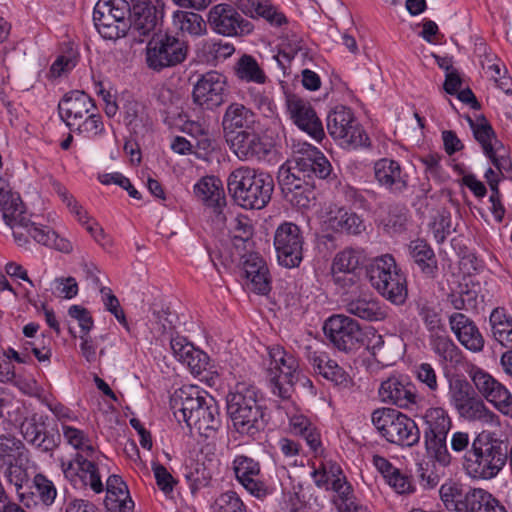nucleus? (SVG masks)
<instances>
[{
	"mask_svg": "<svg viewBox=\"0 0 512 512\" xmlns=\"http://www.w3.org/2000/svg\"><path fill=\"white\" fill-rule=\"evenodd\" d=\"M332 166L324 154L316 147L307 144L280 166L278 184L283 197L292 206L309 209L315 204L314 178L329 179Z\"/></svg>",
	"mask_w": 512,
	"mask_h": 512,
	"instance_id": "nucleus-1",
	"label": "nucleus"
},
{
	"mask_svg": "<svg viewBox=\"0 0 512 512\" xmlns=\"http://www.w3.org/2000/svg\"><path fill=\"white\" fill-rule=\"evenodd\" d=\"M0 211L5 224L12 230L14 241L19 247L27 248L31 237L37 243L60 252H72L73 246L69 240L60 237L50 227L36 224L29 218L19 194H8L0 191Z\"/></svg>",
	"mask_w": 512,
	"mask_h": 512,
	"instance_id": "nucleus-2",
	"label": "nucleus"
},
{
	"mask_svg": "<svg viewBox=\"0 0 512 512\" xmlns=\"http://www.w3.org/2000/svg\"><path fill=\"white\" fill-rule=\"evenodd\" d=\"M170 408L179 423H186L206 437L221 426L217 401L197 386L187 385L175 390L170 397Z\"/></svg>",
	"mask_w": 512,
	"mask_h": 512,
	"instance_id": "nucleus-3",
	"label": "nucleus"
},
{
	"mask_svg": "<svg viewBox=\"0 0 512 512\" xmlns=\"http://www.w3.org/2000/svg\"><path fill=\"white\" fill-rule=\"evenodd\" d=\"M260 390L252 384L239 382L226 396L227 414L234 430L256 440L266 427L265 407Z\"/></svg>",
	"mask_w": 512,
	"mask_h": 512,
	"instance_id": "nucleus-4",
	"label": "nucleus"
},
{
	"mask_svg": "<svg viewBox=\"0 0 512 512\" xmlns=\"http://www.w3.org/2000/svg\"><path fill=\"white\" fill-rule=\"evenodd\" d=\"M271 174L247 166L233 170L227 179L228 192L237 205L244 209H263L274 191Z\"/></svg>",
	"mask_w": 512,
	"mask_h": 512,
	"instance_id": "nucleus-5",
	"label": "nucleus"
},
{
	"mask_svg": "<svg viewBox=\"0 0 512 512\" xmlns=\"http://www.w3.org/2000/svg\"><path fill=\"white\" fill-rule=\"evenodd\" d=\"M508 461V444L490 433H480L465 453L463 468L472 479L496 477Z\"/></svg>",
	"mask_w": 512,
	"mask_h": 512,
	"instance_id": "nucleus-6",
	"label": "nucleus"
},
{
	"mask_svg": "<svg viewBox=\"0 0 512 512\" xmlns=\"http://www.w3.org/2000/svg\"><path fill=\"white\" fill-rule=\"evenodd\" d=\"M372 287L385 299L395 305L405 303L408 296L405 273L391 254L377 257L367 268Z\"/></svg>",
	"mask_w": 512,
	"mask_h": 512,
	"instance_id": "nucleus-7",
	"label": "nucleus"
},
{
	"mask_svg": "<svg viewBox=\"0 0 512 512\" xmlns=\"http://www.w3.org/2000/svg\"><path fill=\"white\" fill-rule=\"evenodd\" d=\"M371 422L379 435L390 444L413 447L420 441V430L416 422L397 409L377 408L371 414Z\"/></svg>",
	"mask_w": 512,
	"mask_h": 512,
	"instance_id": "nucleus-8",
	"label": "nucleus"
},
{
	"mask_svg": "<svg viewBox=\"0 0 512 512\" xmlns=\"http://www.w3.org/2000/svg\"><path fill=\"white\" fill-rule=\"evenodd\" d=\"M270 367L268 368L269 387L273 395L286 401L294 391L299 372V361L295 355L280 345L268 348Z\"/></svg>",
	"mask_w": 512,
	"mask_h": 512,
	"instance_id": "nucleus-9",
	"label": "nucleus"
},
{
	"mask_svg": "<svg viewBox=\"0 0 512 512\" xmlns=\"http://www.w3.org/2000/svg\"><path fill=\"white\" fill-rule=\"evenodd\" d=\"M130 2L126 0H98L93 10V22L103 39L117 40L131 29Z\"/></svg>",
	"mask_w": 512,
	"mask_h": 512,
	"instance_id": "nucleus-10",
	"label": "nucleus"
},
{
	"mask_svg": "<svg viewBox=\"0 0 512 512\" xmlns=\"http://www.w3.org/2000/svg\"><path fill=\"white\" fill-rule=\"evenodd\" d=\"M327 130L334 140L348 149L369 147L370 138L360 125L352 110L345 106H337L327 116Z\"/></svg>",
	"mask_w": 512,
	"mask_h": 512,
	"instance_id": "nucleus-11",
	"label": "nucleus"
},
{
	"mask_svg": "<svg viewBox=\"0 0 512 512\" xmlns=\"http://www.w3.org/2000/svg\"><path fill=\"white\" fill-rule=\"evenodd\" d=\"M326 338L337 350L355 353L366 345V333L358 321L341 314L332 315L323 325Z\"/></svg>",
	"mask_w": 512,
	"mask_h": 512,
	"instance_id": "nucleus-12",
	"label": "nucleus"
},
{
	"mask_svg": "<svg viewBox=\"0 0 512 512\" xmlns=\"http://www.w3.org/2000/svg\"><path fill=\"white\" fill-rule=\"evenodd\" d=\"M450 395L451 402L459 415L467 420L492 423L498 418L486 407L472 385L464 378L457 377L450 381Z\"/></svg>",
	"mask_w": 512,
	"mask_h": 512,
	"instance_id": "nucleus-13",
	"label": "nucleus"
},
{
	"mask_svg": "<svg viewBox=\"0 0 512 512\" xmlns=\"http://www.w3.org/2000/svg\"><path fill=\"white\" fill-rule=\"evenodd\" d=\"M231 468L237 482L252 496L263 500L273 493L258 460L245 454L234 457Z\"/></svg>",
	"mask_w": 512,
	"mask_h": 512,
	"instance_id": "nucleus-14",
	"label": "nucleus"
},
{
	"mask_svg": "<svg viewBox=\"0 0 512 512\" xmlns=\"http://www.w3.org/2000/svg\"><path fill=\"white\" fill-rule=\"evenodd\" d=\"M188 53L187 44L175 36L165 34L147 46L146 62L149 68L161 71L182 63Z\"/></svg>",
	"mask_w": 512,
	"mask_h": 512,
	"instance_id": "nucleus-15",
	"label": "nucleus"
},
{
	"mask_svg": "<svg viewBox=\"0 0 512 512\" xmlns=\"http://www.w3.org/2000/svg\"><path fill=\"white\" fill-rule=\"evenodd\" d=\"M47 415L33 414L26 418L21 426L25 441L37 451L52 454L61 443V434L57 426H49Z\"/></svg>",
	"mask_w": 512,
	"mask_h": 512,
	"instance_id": "nucleus-16",
	"label": "nucleus"
},
{
	"mask_svg": "<svg viewBox=\"0 0 512 512\" xmlns=\"http://www.w3.org/2000/svg\"><path fill=\"white\" fill-rule=\"evenodd\" d=\"M304 238L300 227L292 222L280 224L274 234V246L279 264L298 267L303 259Z\"/></svg>",
	"mask_w": 512,
	"mask_h": 512,
	"instance_id": "nucleus-17",
	"label": "nucleus"
},
{
	"mask_svg": "<svg viewBox=\"0 0 512 512\" xmlns=\"http://www.w3.org/2000/svg\"><path fill=\"white\" fill-rule=\"evenodd\" d=\"M381 402L399 409H411L417 405L420 396L416 385L404 374L391 375L383 380L378 388Z\"/></svg>",
	"mask_w": 512,
	"mask_h": 512,
	"instance_id": "nucleus-18",
	"label": "nucleus"
},
{
	"mask_svg": "<svg viewBox=\"0 0 512 512\" xmlns=\"http://www.w3.org/2000/svg\"><path fill=\"white\" fill-rule=\"evenodd\" d=\"M225 140L238 159L242 161L270 160L274 148L273 144L255 132L254 128L230 134L229 138Z\"/></svg>",
	"mask_w": 512,
	"mask_h": 512,
	"instance_id": "nucleus-19",
	"label": "nucleus"
},
{
	"mask_svg": "<svg viewBox=\"0 0 512 512\" xmlns=\"http://www.w3.org/2000/svg\"><path fill=\"white\" fill-rule=\"evenodd\" d=\"M207 23L215 33L223 36L249 34L253 30L251 22L243 19L233 6L226 3L210 8Z\"/></svg>",
	"mask_w": 512,
	"mask_h": 512,
	"instance_id": "nucleus-20",
	"label": "nucleus"
},
{
	"mask_svg": "<svg viewBox=\"0 0 512 512\" xmlns=\"http://www.w3.org/2000/svg\"><path fill=\"white\" fill-rule=\"evenodd\" d=\"M131 33L134 40L143 43L146 37L155 34L162 20L163 11L150 0H131L130 13Z\"/></svg>",
	"mask_w": 512,
	"mask_h": 512,
	"instance_id": "nucleus-21",
	"label": "nucleus"
},
{
	"mask_svg": "<svg viewBox=\"0 0 512 512\" xmlns=\"http://www.w3.org/2000/svg\"><path fill=\"white\" fill-rule=\"evenodd\" d=\"M374 177L378 185L394 197L404 196L410 188V176L397 160L381 158L374 163Z\"/></svg>",
	"mask_w": 512,
	"mask_h": 512,
	"instance_id": "nucleus-22",
	"label": "nucleus"
},
{
	"mask_svg": "<svg viewBox=\"0 0 512 512\" xmlns=\"http://www.w3.org/2000/svg\"><path fill=\"white\" fill-rule=\"evenodd\" d=\"M287 111L293 123L316 141L325 137L322 121L311 103L296 94L286 95Z\"/></svg>",
	"mask_w": 512,
	"mask_h": 512,
	"instance_id": "nucleus-23",
	"label": "nucleus"
},
{
	"mask_svg": "<svg viewBox=\"0 0 512 512\" xmlns=\"http://www.w3.org/2000/svg\"><path fill=\"white\" fill-rule=\"evenodd\" d=\"M225 91V77L216 71H210L198 79L193 87L192 97L194 103L203 109L213 110L224 103Z\"/></svg>",
	"mask_w": 512,
	"mask_h": 512,
	"instance_id": "nucleus-24",
	"label": "nucleus"
},
{
	"mask_svg": "<svg viewBox=\"0 0 512 512\" xmlns=\"http://www.w3.org/2000/svg\"><path fill=\"white\" fill-rule=\"evenodd\" d=\"M471 378L488 402L504 415L512 416V394L502 383L480 368L473 371Z\"/></svg>",
	"mask_w": 512,
	"mask_h": 512,
	"instance_id": "nucleus-25",
	"label": "nucleus"
},
{
	"mask_svg": "<svg viewBox=\"0 0 512 512\" xmlns=\"http://www.w3.org/2000/svg\"><path fill=\"white\" fill-rule=\"evenodd\" d=\"M62 471L67 479L76 484L77 480L83 486H88L95 493L104 490L99 468L92 457L76 453L75 457L67 463L62 462Z\"/></svg>",
	"mask_w": 512,
	"mask_h": 512,
	"instance_id": "nucleus-26",
	"label": "nucleus"
},
{
	"mask_svg": "<svg viewBox=\"0 0 512 512\" xmlns=\"http://www.w3.org/2000/svg\"><path fill=\"white\" fill-rule=\"evenodd\" d=\"M306 359L316 374L330 381L339 389L346 390L354 386V381L349 373L337 361L331 359L328 353L312 350L308 346L306 347Z\"/></svg>",
	"mask_w": 512,
	"mask_h": 512,
	"instance_id": "nucleus-27",
	"label": "nucleus"
},
{
	"mask_svg": "<svg viewBox=\"0 0 512 512\" xmlns=\"http://www.w3.org/2000/svg\"><path fill=\"white\" fill-rule=\"evenodd\" d=\"M242 261V270L247 287L260 295L271 291V276L266 261L258 254L250 252L238 255Z\"/></svg>",
	"mask_w": 512,
	"mask_h": 512,
	"instance_id": "nucleus-28",
	"label": "nucleus"
},
{
	"mask_svg": "<svg viewBox=\"0 0 512 512\" xmlns=\"http://www.w3.org/2000/svg\"><path fill=\"white\" fill-rule=\"evenodd\" d=\"M96 109L94 100L80 90L67 92L58 104L59 116L70 130H73V125L81 121L85 115Z\"/></svg>",
	"mask_w": 512,
	"mask_h": 512,
	"instance_id": "nucleus-29",
	"label": "nucleus"
},
{
	"mask_svg": "<svg viewBox=\"0 0 512 512\" xmlns=\"http://www.w3.org/2000/svg\"><path fill=\"white\" fill-rule=\"evenodd\" d=\"M194 194L198 199L202 200L207 207L212 209L214 221L217 224H225L226 215L223 209L226 206V199L219 179L214 176L201 178L194 185Z\"/></svg>",
	"mask_w": 512,
	"mask_h": 512,
	"instance_id": "nucleus-30",
	"label": "nucleus"
},
{
	"mask_svg": "<svg viewBox=\"0 0 512 512\" xmlns=\"http://www.w3.org/2000/svg\"><path fill=\"white\" fill-rule=\"evenodd\" d=\"M449 326L459 343L468 351H483L485 339L475 322L463 313L456 312L449 316Z\"/></svg>",
	"mask_w": 512,
	"mask_h": 512,
	"instance_id": "nucleus-31",
	"label": "nucleus"
},
{
	"mask_svg": "<svg viewBox=\"0 0 512 512\" xmlns=\"http://www.w3.org/2000/svg\"><path fill=\"white\" fill-rule=\"evenodd\" d=\"M170 347L174 357L186 365L192 374L200 375L209 365V356L196 348L186 337L176 335L170 340Z\"/></svg>",
	"mask_w": 512,
	"mask_h": 512,
	"instance_id": "nucleus-32",
	"label": "nucleus"
},
{
	"mask_svg": "<svg viewBox=\"0 0 512 512\" xmlns=\"http://www.w3.org/2000/svg\"><path fill=\"white\" fill-rule=\"evenodd\" d=\"M477 489L449 480L440 486L439 495L444 507L449 512H468Z\"/></svg>",
	"mask_w": 512,
	"mask_h": 512,
	"instance_id": "nucleus-33",
	"label": "nucleus"
},
{
	"mask_svg": "<svg viewBox=\"0 0 512 512\" xmlns=\"http://www.w3.org/2000/svg\"><path fill=\"white\" fill-rule=\"evenodd\" d=\"M409 259L427 278L435 279L438 274V259L432 246L423 238L411 240L407 245Z\"/></svg>",
	"mask_w": 512,
	"mask_h": 512,
	"instance_id": "nucleus-34",
	"label": "nucleus"
},
{
	"mask_svg": "<svg viewBox=\"0 0 512 512\" xmlns=\"http://www.w3.org/2000/svg\"><path fill=\"white\" fill-rule=\"evenodd\" d=\"M429 344L442 365L457 368L465 363V355L446 333L429 335Z\"/></svg>",
	"mask_w": 512,
	"mask_h": 512,
	"instance_id": "nucleus-35",
	"label": "nucleus"
},
{
	"mask_svg": "<svg viewBox=\"0 0 512 512\" xmlns=\"http://www.w3.org/2000/svg\"><path fill=\"white\" fill-rule=\"evenodd\" d=\"M5 478L15 487L17 496L22 505L28 509L37 506V499L35 492L31 491L30 475L22 465L9 462L5 470Z\"/></svg>",
	"mask_w": 512,
	"mask_h": 512,
	"instance_id": "nucleus-36",
	"label": "nucleus"
},
{
	"mask_svg": "<svg viewBox=\"0 0 512 512\" xmlns=\"http://www.w3.org/2000/svg\"><path fill=\"white\" fill-rule=\"evenodd\" d=\"M104 504L110 512H132V500L127 484L118 475H110L106 481V498Z\"/></svg>",
	"mask_w": 512,
	"mask_h": 512,
	"instance_id": "nucleus-37",
	"label": "nucleus"
},
{
	"mask_svg": "<svg viewBox=\"0 0 512 512\" xmlns=\"http://www.w3.org/2000/svg\"><path fill=\"white\" fill-rule=\"evenodd\" d=\"M255 124L256 114L251 109L240 103H231L222 118L224 137L227 139L230 134L253 129Z\"/></svg>",
	"mask_w": 512,
	"mask_h": 512,
	"instance_id": "nucleus-38",
	"label": "nucleus"
},
{
	"mask_svg": "<svg viewBox=\"0 0 512 512\" xmlns=\"http://www.w3.org/2000/svg\"><path fill=\"white\" fill-rule=\"evenodd\" d=\"M467 121L473 132L475 140L481 145L484 154L488 157L492 164L498 169L503 168V162L506 163V159H499L496 155L495 148L492 144V140H496V133L485 118L484 115L478 117L477 121H474L471 117L467 116Z\"/></svg>",
	"mask_w": 512,
	"mask_h": 512,
	"instance_id": "nucleus-39",
	"label": "nucleus"
},
{
	"mask_svg": "<svg viewBox=\"0 0 512 512\" xmlns=\"http://www.w3.org/2000/svg\"><path fill=\"white\" fill-rule=\"evenodd\" d=\"M345 310L351 315L370 322L382 321L387 317V312L378 299L368 294L348 299Z\"/></svg>",
	"mask_w": 512,
	"mask_h": 512,
	"instance_id": "nucleus-40",
	"label": "nucleus"
},
{
	"mask_svg": "<svg viewBox=\"0 0 512 512\" xmlns=\"http://www.w3.org/2000/svg\"><path fill=\"white\" fill-rule=\"evenodd\" d=\"M422 418L425 425L424 439L447 437L452 427V420L444 408L430 407L424 412Z\"/></svg>",
	"mask_w": 512,
	"mask_h": 512,
	"instance_id": "nucleus-41",
	"label": "nucleus"
},
{
	"mask_svg": "<svg viewBox=\"0 0 512 512\" xmlns=\"http://www.w3.org/2000/svg\"><path fill=\"white\" fill-rule=\"evenodd\" d=\"M253 226L247 216L238 215L230 223L229 233L231 243L237 254L248 251L253 244Z\"/></svg>",
	"mask_w": 512,
	"mask_h": 512,
	"instance_id": "nucleus-42",
	"label": "nucleus"
},
{
	"mask_svg": "<svg viewBox=\"0 0 512 512\" xmlns=\"http://www.w3.org/2000/svg\"><path fill=\"white\" fill-rule=\"evenodd\" d=\"M329 222L334 231L348 235H360L366 228L362 217L345 207L339 208Z\"/></svg>",
	"mask_w": 512,
	"mask_h": 512,
	"instance_id": "nucleus-43",
	"label": "nucleus"
},
{
	"mask_svg": "<svg viewBox=\"0 0 512 512\" xmlns=\"http://www.w3.org/2000/svg\"><path fill=\"white\" fill-rule=\"evenodd\" d=\"M415 309L429 335L439 334L446 330L440 312L433 301L419 297L415 300Z\"/></svg>",
	"mask_w": 512,
	"mask_h": 512,
	"instance_id": "nucleus-44",
	"label": "nucleus"
},
{
	"mask_svg": "<svg viewBox=\"0 0 512 512\" xmlns=\"http://www.w3.org/2000/svg\"><path fill=\"white\" fill-rule=\"evenodd\" d=\"M198 55L207 63L224 61L235 52V47L222 40L204 39L197 45Z\"/></svg>",
	"mask_w": 512,
	"mask_h": 512,
	"instance_id": "nucleus-45",
	"label": "nucleus"
},
{
	"mask_svg": "<svg viewBox=\"0 0 512 512\" xmlns=\"http://www.w3.org/2000/svg\"><path fill=\"white\" fill-rule=\"evenodd\" d=\"M175 27L183 34L200 37L207 32V22L203 17L192 11H176L173 14Z\"/></svg>",
	"mask_w": 512,
	"mask_h": 512,
	"instance_id": "nucleus-46",
	"label": "nucleus"
},
{
	"mask_svg": "<svg viewBox=\"0 0 512 512\" xmlns=\"http://www.w3.org/2000/svg\"><path fill=\"white\" fill-rule=\"evenodd\" d=\"M329 491L334 493L331 502L338 512H347L348 508L357 500L354 488L344 473L333 481Z\"/></svg>",
	"mask_w": 512,
	"mask_h": 512,
	"instance_id": "nucleus-47",
	"label": "nucleus"
},
{
	"mask_svg": "<svg viewBox=\"0 0 512 512\" xmlns=\"http://www.w3.org/2000/svg\"><path fill=\"white\" fill-rule=\"evenodd\" d=\"M124 122L126 126L138 133L151 125V119L144 104L136 100H128L124 104Z\"/></svg>",
	"mask_w": 512,
	"mask_h": 512,
	"instance_id": "nucleus-48",
	"label": "nucleus"
},
{
	"mask_svg": "<svg viewBox=\"0 0 512 512\" xmlns=\"http://www.w3.org/2000/svg\"><path fill=\"white\" fill-rule=\"evenodd\" d=\"M236 2L239 8L251 17H263L276 26H281L286 22V18L282 13L276 12L272 7L263 5L259 0H236Z\"/></svg>",
	"mask_w": 512,
	"mask_h": 512,
	"instance_id": "nucleus-49",
	"label": "nucleus"
},
{
	"mask_svg": "<svg viewBox=\"0 0 512 512\" xmlns=\"http://www.w3.org/2000/svg\"><path fill=\"white\" fill-rule=\"evenodd\" d=\"M335 192L346 204L358 210L369 211L371 204L364 195V192L350 185L348 182L335 181Z\"/></svg>",
	"mask_w": 512,
	"mask_h": 512,
	"instance_id": "nucleus-50",
	"label": "nucleus"
},
{
	"mask_svg": "<svg viewBox=\"0 0 512 512\" xmlns=\"http://www.w3.org/2000/svg\"><path fill=\"white\" fill-rule=\"evenodd\" d=\"M235 72L238 78L247 82L263 84L266 80L263 70L251 55L244 54L240 57L236 63Z\"/></svg>",
	"mask_w": 512,
	"mask_h": 512,
	"instance_id": "nucleus-51",
	"label": "nucleus"
},
{
	"mask_svg": "<svg viewBox=\"0 0 512 512\" xmlns=\"http://www.w3.org/2000/svg\"><path fill=\"white\" fill-rule=\"evenodd\" d=\"M184 477L192 494H196L202 488L209 485L211 481V472L206 468L204 463L192 462L185 467Z\"/></svg>",
	"mask_w": 512,
	"mask_h": 512,
	"instance_id": "nucleus-52",
	"label": "nucleus"
},
{
	"mask_svg": "<svg viewBox=\"0 0 512 512\" xmlns=\"http://www.w3.org/2000/svg\"><path fill=\"white\" fill-rule=\"evenodd\" d=\"M63 437L69 445L78 450V453L92 457L95 454V448L87 433L73 426L62 425Z\"/></svg>",
	"mask_w": 512,
	"mask_h": 512,
	"instance_id": "nucleus-53",
	"label": "nucleus"
},
{
	"mask_svg": "<svg viewBox=\"0 0 512 512\" xmlns=\"http://www.w3.org/2000/svg\"><path fill=\"white\" fill-rule=\"evenodd\" d=\"M489 323L494 339L500 344L503 343L506 335L512 331V317L504 308L497 307L492 310Z\"/></svg>",
	"mask_w": 512,
	"mask_h": 512,
	"instance_id": "nucleus-54",
	"label": "nucleus"
},
{
	"mask_svg": "<svg viewBox=\"0 0 512 512\" xmlns=\"http://www.w3.org/2000/svg\"><path fill=\"white\" fill-rule=\"evenodd\" d=\"M468 512H508L505 506L490 492L478 488Z\"/></svg>",
	"mask_w": 512,
	"mask_h": 512,
	"instance_id": "nucleus-55",
	"label": "nucleus"
},
{
	"mask_svg": "<svg viewBox=\"0 0 512 512\" xmlns=\"http://www.w3.org/2000/svg\"><path fill=\"white\" fill-rule=\"evenodd\" d=\"M343 474V470L335 462L322 463L319 468L311 473L315 485L329 491L333 481Z\"/></svg>",
	"mask_w": 512,
	"mask_h": 512,
	"instance_id": "nucleus-56",
	"label": "nucleus"
},
{
	"mask_svg": "<svg viewBox=\"0 0 512 512\" xmlns=\"http://www.w3.org/2000/svg\"><path fill=\"white\" fill-rule=\"evenodd\" d=\"M34 488L37 496V504L39 501L45 506H51L57 496V489L54 483L44 474L37 473L31 481V489Z\"/></svg>",
	"mask_w": 512,
	"mask_h": 512,
	"instance_id": "nucleus-57",
	"label": "nucleus"
},
{
	"mask_svg": "<svg viewBox=\"0 0 512 512\" xmlns=\"http://www.w3.org/2000/svg\"><path fill=\"white\" fill-rule=\"evenodd\" d=\"M85 116L86 118L84 120L82 119L77 122L76 125H73V130L71 131L76 132L77 134H82L88 138L101 136L105 132L102 116L94 111H91Z\"/></svg>",
	"mask_w": 512,
	"mask_h": 512,
	"instance_id": "nucleus-58",
	"label": "nucleus"
},
{
	"mask_svg": "<svg viewBox=\"0 0 512 512\" xmlns=\"http://www.w3.org/2000/svg\"><path fill=\"white\" fill-rule=\"evenodd\" d=\"M213 512H247L246 505L234 491L221 493L211 506Z\"/></svg>",
	"mask_w": 512,
	"mask_h": 512,
	"instance_id": "nucleus-59",
	"label": "nucleus"
},
{
	"mask_svg": "<svg viewBox=\"0 0 512 512\" xmlns=\"http://www.w3.org/2000/svg\"><path fill=\"white\" fill-rule=\"evenodd\" d=\"M362 262L363 257L361 252L353 248H346L336 254L332 263V268L337 270L356 272V270L362 265Z\"/></svg>",
	"mask_w": 512,
	"mask_h": 512,
	"instance_id": "nucleus-60",
	"label": "nucleus"
},
{
	"mask_svg": "<svg viewBox=\"0 0 512 512\" xmlns=\"http://www.w3.org/2000/svg\"><path fill=\"white\" fill-rule=\"evenodd\" d=\"M424 441L427 453L431 457L442 466L450 464L451 455L447 448V437L425 438Z\"/></svg>",
	"mask_w": 512,
	"mask_h": 512,
	"instance_id": "nucleus-61",
	"label": "nucleus"
},
{
	"mask_svg": "<svg viewBox=\"0 0 512 512\" xmlns=\"http://www.w3.org/2000/svg\"><path fill=\"white\" fill-rule=\"evenodd\" d=\"M441 156L439 154L429 153L420 158V162L425 167V175L429 180L430 178L438 183L445 182L448 175L440 164Z\"/></svg>",
	"mask_w": 512,
	"mask_h": 512,
	"instance_id": "nucleus-62",
	"label": "nucleus"
},
{
	"mask_svg": "<svg viewBox=\"0 0 512 512\" xmlns=\"http://www.w3.org/2000/svg\"><path fill=\"white\" fill-rule=\"evenodd\" d=\"M416 379L423 384L428 391L435 393L439 389L438 376L434 367L427 362L414 366Z\"/></svg>",
	"mask_w": 512,
	"mask_h": 512,
	"instance_id": "nucleus-63",
	"label": "nucleus"
},
{
	"mask_svg": "<svg viewBox=\"0 0 512 512\" xmlns=\"http://www.w3.org/2000/svg\"><path fill=\"white\" fill-rule=\"evenodd\" d=\"M386 482L400 495H408L416 491L412 477L399 468L393 472Z\"/></svg>",
	"mask_w": 512,
	"mask_h": 512,
	"instance_id": "nucleus-64",
	"label": "nucleus"
}]
</instances>
